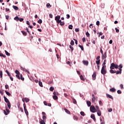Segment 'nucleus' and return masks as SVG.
<instances>
[{
    "mask_svg": "<svg viewBox=\"0 0 124 124\" xmlns=\"http://www.w3.org/2000/svg\"><path fill=\"white\" fill-rule=\"evenodd\" d=\"M60 19H61V16H57L55 17V20L57 24H60L61 26H64V22H62V20H60Z\"/></svg>",
    "mask_w": 124,
    "mask_h": 124,
    "instance_id": "1",
    "label": "nucleus"
},
{
    "mask_svg": "<svg viewBox=\"0 0 124 124\" xmlns=\"http://www.w3.org/2000/svg\"><path fill=\"white\" fill-rule=\"evenodd\" d=\"M101 73L103 75H105L107 73V70H106V66H103L101 70Z\"/></svg>",
    "mask_w": 124,
    "mask_h": 124,
    "instance_id": "2",
    "label": "nucleus"
},
{
    "mask_svg": "<svg viewBox=\"0 0 124 124\" xmlns=\"http://www.w3.org/2000/svg\"><path fill=\"white\" fill-rule=\"evenodd\" d=\"M110 69H115V68L117 69L119 68V65L114 63H112L110 64Z\"/></svg>",
    "mask_w": 124,
    "mask_h": 124,
    "instance_id": "3",
    "label": "nucleus"
},
{
    "mask_svg": "<svg viewBox=\"0 0 124 124\" xmlns=\"http://www.w3.org/2000/svg\"><path fill=\"white\" fill-rule=\"evenodd\" d=\"M23 107L25 113L27 116L29 115V111H28V109H27V106L25 103L23 104Z\"/></svg>",
    "mask_w": 124,
    "mask_h": 124,
    "instance_id": "4",
    "label": "nucleus"
},
{
    "mask_svg": "<svg viewBox=\"0 0 124 124\" xmlns=\"http://www.w3.org/2000/svg\"><path fill=\"white\" fill-rule=\"evenodd\" d=\"M90 111L92 113H95L96 112V108H95L94 106L92 105L90 107Z\"/></svg>",
    "mask_w": 124,
    "mask_h": 124,
    "instance_id": "5",
    "label": "nucleus"
},
{
    "mask_svg": "<svg viewBox=\"0 0 124 124\" xmlns=\"http://www.w3.org/2000/svg\"><path fill=\"white\" fill-rule=\"evenodd\" d=\"M96 63L97 65H99L100 64V56H98L96 58Z\"/></svg>",
    "mask_w": 124,
    "mask_h": 124,
    "instance_id": "6",
    "label": "nucleus"
},
{
    "mask_svg": "<svg viewBox=\"0 0 124 124\" xmlns=\"http://www.w3.org/2000/svg\"><path fill=\"white\" fill-rule=\"evenodd\" d=\"M15 73L16 74V77H17V78H18L19 80H20V79H21V78H20V72H19V71L16 70L15 71Z\"/></svg>",
    "mask_w": 124,
    "mask_h": 124,
    "instance_id": "7",
    "label": "nucleus"
},
{
    "mask_svg": "<svg viewBox=\"0 0 124 124\" xmlns=\"http://www.w3.org/2000/svg\"><path fill=\"white\" fill-rule=\"evenodd\" d=\"M97 99V97H95V96H94V94H92V102L93 103H94V102H95V100Z\"/></svg>",
    "mask_w": 124,
    "mask_h": 124,
    "instance_id": "8",
    "label": "nucleus"
},
{
    "mask_svg": "<svg viewBox=\"0 0 124 124\" xmlns=\"http://www.w3.org/2000/svg\"><path fill=\"white\" fill-rule=\"evenodd\" d=\"M22 101L23 102H24V103H25V101L26 103H28V102H30V99L27 97H25L22 99Z\"/></svg>",
    "mask_w": 124,
    "mask_h": 124,
    "instance_id": "9",
    "label": "nucleus"
},
{
    "mask_svg": "<svg viewBox=\"0 0 124 124\" xmlns=\"http://www.w3.org/2000/svg\"><path fill=\"white\" fill-rule=\"evenodd\" d=\"M107 52H105L104 53L102 54V60H104V59H106L107 58Z\"/></svg>",
    "mask_w": 124,
    "mask_h": 124,
    "instance_id": "10",
    "label": "nucleus"
},
{
    "mask_svg": "<svg viewBox=\"0 0 124 124\" xmlns=\"http://www.w3.org/2000/svg\"><path fill=\"white\" fill-rule=\"evenodd\" d=\"M93 80H95L96 79V72H94L92 75Z\"/></svg>",
    "mask_w": 124,
    "mask_h": 124,
    "instance_id": "11",
    "label": "nucleus"
},
{
    "mask_svg": "<svg viewBox=\"0 0 124 124\" xmlns=\"http://www.w3.org/2000/svg\"><path fill=\"white\" fill-rule=\"evenodd\" d=\"M83 63L84 64V65H89V61H82Z\"/></svg>",
    "mask_w": 124,
    "mask_h": 124,
    "instance_id": "12",
    "label": "nucleus"
},
{
    "mask_svg": "<svg viewBox=\"0 0 124 124\" xmlns=\"http://www.w3.org/2000/svg\"><path fill=\"white\" fill-rule=\"evenodd\" d=\"M91 119H93L94 121L95 122V121H96V119H95V116L94 115V114H92L91 115Z\"/></svg>",
    "mask_w": 124,
    "mask_h": 124,
    "instance_id": "13",
    "label": "nucleus"
},
{
    "mask_svg": "<svg viewBox=\"0 0 124 124\" xmlns=\"http://www.w3.org/2000/svg\"><path fill=\"white\" fill-rule=\"evenodd\" d=\"M3 97H4V101L5 102H6V103H8L10 102H9V100H8V99H7V98L5 97V96H4Z\"/></svg>",
    "mask_w": 124,
    "mask_h": 124,
    "instance_id": "14",
    "label": "nucleus"
},
{
    "mask_svg": "<svg viewBox=\"0 0 124 124\" xmlns=\"http://www.w3.org/2000/svg\"><path fill=\"white\" fill-rule=\"evenodd\" d=\"M119 71H116V74H122V69L119 68Z\"/></svg>",
    "mask_w": 124,
    "mask_h": 124,
    "instance_id": "15",
    "label": "nucleus"
},
{
    "mask_svg": "<svg viewBox=\"0 0 124 124\" xmlns=\"http://www.w3.org/2000/svg\"><path fill=\"white\" fill-rule=\"evenodd\" d=\"M107 97H109V98H110L111 99H112L113 100V99H114V98H113V97L112 96V95L109 94H106Z\"/></svg>",
    "mask_w": 124,
    "mask_h": 124,
    "instance_id": "16",
    "label": "nucleus"
},
{
    "mask_svg": "<svg viewBox=\"0 0 124 124\" xmlns=\"http://www.w3.org/2000/svg\"><path fill=\"white\" fill-rule=\"evenodd\" d=\"M86 103L88 106V107H91V105H92V103L90 101H87Z\"/></svg>",
    "mask_w": 124,
    "mask_h": 124,
    "instance_id": "17",
    "label": "nucleus"
},
{
    "mask_svg": "<svg viewBox=\"0 0 124 124\" xmlns=\"http://www.w3.org/2000/svg\"><path fill=\"white\" fill-rule=\"evenodd\" d=\"M109 91L111 93H115V92H116V90L115 88H112L109 89Z\"/></svg>",
    "mask_w": 124,
    "mask_h": 124,
    "instance_id": "18",
    "label": "nucleus"
},
{
    "mask_svg": "<svg viewBox=\"0 0 124 124\" xmlns=\"http://www.w3.org/2000/svg\"><path fill=\"white\" fill-rule=\"evenodd\" d=\"M21 32H22L23 35H24V36H27V34H28L27 33V32H26V31H21Z\"/></svg>",
    "mask_w": 124,
    "mask_h": 124,
    "instance_id": "19",
    "label": "nucleus"
},
{
    "mask_svg": "<svg viewBox=\"0 0 124 124\" xmlns=\"http://www.w3.org/2000/svg\"><path fill=\"white\" fill-rule=\"evenodd\" d=\"M97 114L98 116H101V111H100V110H97Z\"/></svg>",
    "mask_w": 124,
    "mask_h": 124,
    "instance_id": "20",
    "label": "nucleus"
},
{
    "mask_svg": "<svg viewBox=\"0 0 124 124\" xmlns=\"http://www.w3.org/2000/svg\"><path fill=\"white\" fill-rule=\"evenodd\" d=\"M7 103V106L8 107L9 109H10L11 108V104L10 103V102Z\"/></svg>",
    "mask_w": 124,
    "mask_h": 124,
    "instance_id": "21",
    "label": "nucleus"
},
{
    "mask_svg": "<svg viewBox=\"0 0 124 124\" xmlns=\"http://www.w3.org/2000/svg\"><path fill=\"white\" fill-rule=\"evenodd\" d=\"M40 124H46L45 123V121L44 120H42V119H41V121L39 122Z\"/></svg>",
    "mask_w": 124,
    "mask_h": 124,
    "instance_id": "22",
    "label": "nucleus"
},
{
    "mask_svg": "<svg viewBox=\"0 0 124 124\" xmlns=\"http://www.w3.org/2000/svg\"><path fill=\"white\" fill-rule=\"evenodd\" d=\"M69 47L70 49H71V52H73V50H74V48L72 46V45H70L69 46Z\"/></svg>",
    "mask_w": 124,
    "mask_h": 124,
    "instance_id": "23",
    "label": "nucleus"
},
{
    "mask_svg": "<svg viewBox=\"0 0 124 124\" xmlns=\"http://www.w3.org/2000/svg\"><path fill=\"white\" fill-rule=\"evenodd\" d=\"M13 8H14V9H15V10H18V9H19V8H18V7L15 5L13 6Z\"/></svg>",
    "mask_w": 124,
    "mask_h": 124,
    "instance_id": "24",
    "label": "nucleus"
},
{
    "mask_svg": "<svg viewBox=\"0 0 124 124\" xmlns=\"http://www.w3.org/2000/svg\"><path fill=\"white\" fill-rule=\"evenodd\" d=\"M46 118L47 117H46V115H43V120H42V121H44L46 122Z\"/></svg>",
    "mask_w": 124,
    "mask_h": 124,
    "instance_id": "25",
    "label": "nucleus"
},
{
    "mask_svg": "<svg viewBox=\"0 0 124 124\" xmlns=\"http://www.w3.org/2000/svg\"><path fill=\"white\" fill-rule=\"evenodd\" d=\"M0 57H3V58H6V56L5 55H3L2 53H0Z\"/></svg>",
    "mask_w": 124,
    "mask_h": 124,
    "instance_id": "26",
    "label": "nucleus"
},
{
    "mask_svg": "<svg viewBox=\"0 0 124 124\" xmlns=\"http://www.w3.org/2000/svg\"><path fill=\"white\" fill-rule=\"evenodd\" d=\"M80 78L82 81H85V78H84V77H83V76L80 75Z\"/></svg>",
    "mask_w": 124,
    "mask_h": 124,
    "instance_id": "27",
    "label": "nucleus"
},
{
    "mask_svg": "<svg viewBox=\"0 0 124 124\" xmlns=\"http://www.w3.org/2000/svg\"><path fill=\"white\" fill-rule=\"evenodd\" d=\"M110 73L111 74H114V73H116V71H114L112 70V69H111V70H110Z\"/></svg>",
    "mask_w": 124,
    "mask_h": 124,
    "instance_id": "28",
    "label": "nucleus"
},
{
    "mask_svg": "<svg viewBox=\"0 0 124 124\" xmlns=\"http://www.w3.org/2000/svg\"><path fill=\"white\" fill-rule=\"evenodd\" d=\"M53 99H54V100H57V99H58V96L53 95Z\"/></svg>",
    "mask_w": 124,
    "mask_h": 124,
    "instance_id": "29",
    "label": "nucleus"
},
{
    "mask_svg": "<svg viewBox=\"0 0 124 124\" xmlns=\"http://www.w3.org/2000/svg\"><path fill=\"white\" fill-rule=\"evenodd\" d=\"M5 92L6 93V94L7 95H8L9 96H10V95H11V93H10L6 91H5Z\"/></svg>",
    "mask_w": 124,
    "mask_h": 124,
    "instance_id": "30",
    "label": "nucleus"
},
{
    "mask_svg": "<svg viewBox=\"0 0 124 124\" xmlns=\"http://www.w3.org/2000/svg\"><path fill=\"white\" fill-rule=\"evenodd\" d=\"M78 47L81 48L82 51H84V47H83V46H81V45H78Z\"/></svg>",
    "mask_w": 124,
    "mask_h": 124,
    "instance_id": "31",
    "label": "nucleus"
},
{
    "mask_svg": "<svg viewBox=\"0 0 124 124\" xmlns=\"http://www.w3.org/2000/svg\"><path fill=\"white\" fill-rule=\"evenodd\" d=\"M64 110L67 114H70V111H69V110H67L66 108H65Z\"/></svg>",
    "mask_w": 124,
    "mask_h": 124,
    "instance_id": "32",
    "label": "nucleus"
},
{
    "mask_svg": "<svg viewBox=\"0 0 124 124\" xmlns=\"http://www.w3.org/2000/svg\"><path fill=\"white\" fill-rule=\"evenodd\" d=\"M23 71H25V72H27V73H29V74H30V72L29 71H28V70H27V69L24 68L23 69Z\"/></svg>",
    "mask_w": 124,
    "mask_h": 124,
    "instance_id": "33",
    "label": "nucleus"
},
{
    "mask_svg": "<svg viewBox=\"0 0 124 124\" xmlns=\"http://www.w3.org/2000/svg\"><path fill=\"white\" fill-rule=\"evenodd\" d=\"M19 17L18 16H16L15 18H14V20H15L17 22H18V21H19Z\"/></svg>",
    "mask_w": 124,
    "mask_h": 124,
    "instance_id": "34",
    "label": "nucleus"
},
{
    "mask_svg": "<svg viewBox=\"0 0 124 124\" xmlns=\"http://www.w3.org/2000/svg\"><path fill=\"white\" fill-rule=\"evenodd\" d=\"M70 45L72 46H74V41L73 40H71L70 42Z\"/></svg>",
    "mask_w": 124,
    "mask_h": 124,
    "instance_id": "35",
    "label": "nucleus"
},
{
    "mask_svg": "<svg viewBox=\"0 0 124 124\" xmlns=\"http://www.w3.org/2000/svg\"><path fill=\"white\" fill-rule=\"evenodd\" d=\"M46 7L47 8H51V5L50 4V3L46 4Z\"/></svg>",
    "mask_w": 124,
    "mask_h": 124,
    "instance_id": "36",
    "label": "nucleus"
},
{
    "mask_svg": "<svg viewBox=\"0 0 124 124\" xmlns=\"http://www.w3.org/2000/svg\"><path fill=\"white\" fill-rule=\"evenodd\" d=\"M68 28L69 29V30H72V29H73V26H72V25H70L68 26Z\"/></svg>",
    "mask_w": 124,
    "mask_h": 124,
    "instance_id": "37",
    "label": "nucleus"
},
{
    "mask_svg": "<svg viewBox=\"0 0 124 124\" xmlns=\"http://www.w3.org/2000/svg\"><path fill=\"white\" fill-rule=\"evenodd\" d=\"M5 53L7 56H10V53L7 52V51L5 50Z\"/></svg>",
    "mask_w": 124,
    "mask_h": 124,
    "instance_id": "38",
    "label": "nucleus"
},
{
    "mask_svg": "<svg viewBox=\"0 0 124 124\" xmlns=\"http://www.w3.org/2000/svg\"><path fill=\"white\" fill-rule=\"evenodd\" d=\"M39 85L40 87H43V85L42 84V82L41 81H39Z\"/></svg>",
    "mask_w": 124,
    "mask_h": 124,
    "instance_id": "39",
    "label": "nucleus"
},
{
    "mask_svg": "<svg viewBox=\"0 0 124 124\" xmlns=\"http://www.w3.org/2000/svg\"><path fill=\"white\" fill-rule=\"evenodd\" d=\"M73 102L74 104H77V102L76 101V100L74 98L73 99Z\"/></svg>",
    "mask_w": 124,
    "mask_h": 124,
    "instance_id": "40",
    "label": "nucleus"
},
{
    "mask_svg": "<svg viewBox=\"0 0 124 124\" xmlns=\"http://www.w3.org/2000/svg\"><path fill=\"white\" fill-rule=\"evenodd\" d=\"M54 88L53 87H51L49 88V91H50V92H53V91H54Z\"/></svg>",
    "mask_w": 124,
    "mask_h": 124,
    "instance_id": "41",
    "label": "nucleus"
},
{
    "mask_svg": "<svg viewBox=\"0 0 124 124\" xmlns=\"http://www.w3.org/2000/svg\"><path fill=\"white\" fill-rule=\"evenodd\" d=\"M6 72L7 74L8 75V76H9V77H10L11 74H10V73H9V72H8V71H7V70H6Z\"/></svg>",
    "mask_w": 124,
    "mask_h": 124,
    "instance_id": "42",
    "label": "nucleus"
},
{
    "mask_svg": "<svg viewBox=\"0 0 124 124\" xmlns=\"http://www.w3.org/2000/svg\"><path fill=\"white\" fill-rule=\"evenodd\" d=\"M99 105L100 106H103V104L102 103V101H99Z\"/></svg>",
    "mask_w": 124,
    "mask_h": 124,
    "instance_id": "43",
    "label": "nucleus"
},
{
    "mask_svg": "<svg viewBox=\"0 0 124 124\" xmlns=\"http://www.w3.org/2000/svg\"><path fill=\"white\" fill-rule=\"evenodd\" d=\"M105 64H106V60H104V62H103V63L102 64L103 66H106Z\"/></svg>",
    "mask_w": 124,
    "mask_h": 124,
    "instance_id": "44",
    "label": "nucleus"
},
{
    "mask_svg": "<svg viewBox=\"0 0 124 124\" xmlns=\"http://www.w3.org/2000/svg\"><path fill=\"white\" fill-rule=\"evenodd\" d=\"M73 40H74L75 41V44H76V45H78V41L77 39H73Z\"/></svg>",
    "mask_w": 124,
    "mask_h": 124,
    "instance_id": "45",
    "label": "nucleus"
},
{
    "mask_svg": "<svg viewBox=\"0 0 124 124\" xmlns=\"http://www.w3.org/2000/svg\"><path fill=\"white\" fill-rule=\"evenodd\" d=\"M0 78H2V71H0Z\"/></svg>",
    "mask_w": 124,
    "mask_h": 124,
    "instance_id": "46",
    "label": "nucleus"
},
{
    "mask_svg": "<svg viewBox=\"0 0 124 124\" xmlns=\"http://www.w3.org/2000/svg\"><path fill=\"white\" fill-rule=\"evenodd\" d=\"M20 77H21V80H22V81H24V80H25V78H23V75H22V74H20Z\"/></svg>",
    "mask_w": 124,
    "mask_h": 124,
    "instance_id": "47",
    "label": "nucleus"
},
{
    "mask_svg": "<svg viewBox=\"0 0 124 124\" xmlns=\"http://www.w3.org/2000/svg\"><path fill=\"white\" fill-rule=\"evenodd\" d=\"M73 118H74V120H76L77 121L78 120V117H77V116H74L73 117Z\"/></svg>",
    "mask_w": 124,
    "mask_h": 124,
    "instance_id": "48",
    "label": "nucleus"
},
{
    "mask_svg": "<svg viewBox=\"0 0 124 124\" xmlns=\"http://www.w3.org/2000/svg\"><path fill=\"white\" fill-rule=\"evenodd\" d=\"M38 23L39 24H42V19H39V20H38Z\"/></svg>",
    "mask_w": 124,
    "mask_h": 124,
    "instance_id": "49",
    "label": "nucleus"
},
{
    "mask_svg": "<svg viewBox=\"0 0 124 124\" xmlns=\"http://www.w3.org/2000/svg\"><path fill=\"white\" fill-rule=\"evenodd\" d=\"M95 107H96V111H99V110H100V109H99V107H98V106H96Z\"/></svg>",
    "mask_w": 124,
    "mask_h": 124,
    "instance_id": "50",
    "label": "nucleus"
},
{
    "mask_svg": "<svg viewBox=\"0 0 124 124\" xmlns=\"http://www.w3.org/2000/svg\"><path fill=\"white\" fill-rule=\"evenodd\" d=\"M26 30L27 31V32L29 33V34H31V32L29 31V29L28 28H26Z\"/></svg>",
    "mask_w": 124,
    "mask_h": 124,
    "instance_id": "51",
    "label": "nucleus"
},
{
    "mask_svg": "<svg viewBox=\"0 0 124 124\" xmlns=\"http://www.w3.org/2000/svg\"><path fill=\"white\" fill-rule=\"evenodd\" d=\"M80 115H81V116H85V112H84L83 111H81Z\"/></svg>",
    "mask_w": 124,
    "mask_h": 124,
    "instance_id": "52",
    "label": "nucleus"
},
{
    "mask_svg": "<svg viewBox=\"0 0 124 124\" xmlns=\"http://www.w3.org/2000/svg\"><path fill=\"white\" fill-rule=\"evenodd\" d=\"M86 36H87V37H90V33H89V32H87L86 33Z\"/></svg>",
    "mask_w": 124,
    "mask_h": 124,
    "instance_id": "53",
    "label": "nucleus"
},
{
    "mask_svg": "<svg viewBox=\"0 0 124 124\" xmlns=\"http://www.w3.org/2000/svg\"><path fill=\"white\" fill-rule=\"evenodd\" d=\"M100 24V22H99V21H96V25L97 26H99Z\"/></svg>",
    "mask_w": 124,
    "mask_h": 124,
    "instance_id": "54",
    "label": "nucleus"
},
{
    "mask_svg": "<svg viewBox=\"0 0 124 124\" xmlns=\"http://www.w3.org/2000/svg\"><path fill=\"white\" fill-rule=\"evenodd\" d=\"M115 30L116 32H120V30L119 29H118V28H115Z\"/></svg>",
    "mask_w": 124,
    "mask_h": 124,
    "instance_id": "55",
    "label": "nucleus"
},
{
    "mask_svg": "<svg viewBox=\"0 0 124 124\" xmlns=\"http://www.w3.org/2000/svg\"><path fill=\"white\" fill-rule=\"evenodd\" d=\"M66 18L67 19H69L70 18V16L69 15V14L66 15Z\"/></svg>",
    "mask_w": 124,
    "mask_h": 124,
    "instance_id": "56",
    "label": "nucleus"
},
{
    "mask_svg": "<svg viewBox=\"0 0 124 124\" xmlns=\"http://www.w3.org/2000/svg\"><path fill=\"white\" fill-rule=\"evenodd\" d=\"M18 109H19V110L20 111H21L22 113H23L24 112V110L23 109V108H19Z\"/></svg>",
    "mask_w": 124,
    "mask_h": 124,
    "instance_id": "57",
    "label": "nucleus"
},
{
    "mask_svg": "<svg viewBox=\"0 0 124 124\" xmlns=\"http://www.w3.org/2000/svg\"><path fill=\"white\" fill-rule=\"evenodd\" d=\"M19 21H20V22H23V21H24V18H19Z\"/></svg>",
    "mask_w": 124,
    "mask_h": 124,
    "instance_id": "58",
    "label": "nucleus"
},
{
    "mask_svg": "<svg viewBox=\"0 0 124 124\" xmlns=\"http://www.w3.org/2000/svg\"><path fill=\"white\" fill-rule=\"evenodd\" d=\"M5 89H9V86H8V85L7 84H6L5 85Z\"/></svg>",
    "mask_w": 124,
    "mask_h": 124,
    "instance_id": "59",
    "label": "nucleus"
},
{
    "mask_svg": "<svg viewBox=\"0 0 124 124\" xmlns=\"http://www.w3.org/2000/svg\"><path fill=\"white\" fill-rule=\"evenodd\" d=\"M117 93H118V94H121V93H122V91H121V90H118Z\"/></svg>",
    "mask_w": 124,
    "mask_h": 124,
    "instance_id": "60",
    "label": "nucleus"
},
{
    "mask_svg": "<svg viewBox=\"0 0 124 124\" xmlns=\"http://www.w3.org/2000/svg\"><path fill=\"white\" fill-rule=\"evenodd\" d=\"M44 104L46 106H47V105H48V103H47V102H46V101H44Z\"/></svg>",
    "mask_w": 124,
    "mask_h": 124,
    "instance_id": "61",
    "label": "nucleus"
},
{
    "mask_svg": "<svg viewBox=\"0 0 124 124\" xmlns=\"http://www.w3.org/2000/svg\"><path fill=\"white\" fill-rule=\"evenodd\" d=\"M75 31H76V32H79V28H76L75 29Z\"/></svg>",
    "mask_w": 124,
    "mask_h": 124,
    "instance_id": "62",
    "label": "nucleus"
},
{
    "mask_svg": "<svg viewBox=\"0 0 124 124\" xmlns=\"http://www.w3.org/2000/svg\"><path fill=\"white\" fill-rule=\"evenodd\" d=\"M4 114H5L6 115H8V113L5 111V110H4Z\"/></svg>",
    "mask_w": 124,
    "mask_h": 124,
    "instance_id": "63",
    "label": "nucleus"
},
{
    "mask_svg": "<svg viewBox=\"0 0 124 124\" xmlns=\"http://www.w3.org/2000/svg\"><path fill=\"white\" fill-rule=\"evenodd\" d=\"M82 41L83 42H86V38H83Z\"/></svg>",
    "mask_w": 124,
    "mask_h": 124,
    "instance_id": "64",
    "label": "nucleus"
}]
</instances>
